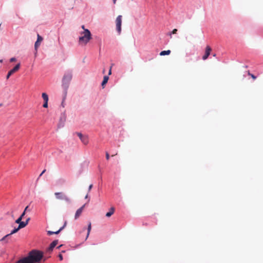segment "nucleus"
Masks as SVG:
<instances>
[{
  "mask_svg": "<svg viewBox=\"0 0 263 263\" xmlns=\"http://www.w3.org/2000/svg\"><path fill=\"white\" fill-rule=\"evenodd\" d=\"M43 256L42 252L32 250L29 252L27 256L19 259L15 263H37L41 261Z\"/></svg>",
  "mask_w": 263,
  "mask_h": 263,
  "instance_id": "f257e3e1",
  "label": "nucleus"
},
{
  "mask_svg": "<svg viewBox=\"0 0 263 263\" xmlns=\"http://www.w3.org/2000/svg\"><path fill=\"white\" fill-rule=\"evenodd\" d=\"M91 39L90 31L88 29H84V31L80 33L79 43L81 45H86Z\"/></svg>",
  "mask_w": 263,
  "mask_h": 263,
  "instance_id": "f03ea898",
  "label": "nucleus"
},
{
  "mask_svg": "<svg viewBox=\"0 0 263 263\" xmlns=\"http://www.w3.org/2000/svg\"><path fill=\"white\" fill-rule=\"evenodd\" d=\"M72 73L70 72H68L64 74L62 80V86L65 89H67L68 88L69 82L72 79Z\"/></svg>",
  "mask_w": 263,
  "mask_h": 263,
  "instance_id": "7ed1b4c3",
  "label": "nucleus"
},
{
  "mask_svg": "<svg viewBox=\"0 0 263 263\" xmlns=\"http://www.w3.org/2000/svg\"><path fill=\"white\" fill-rule=\"evenodd\" d=\"M54 195L57 199L63 200L67 202H70V198L63 192H55Z\"/></svg>",
  "mask_w": 263,
  "mask_h": 263,
  "instance_id": "20e7f679",
  "label": "nucleus"
},
{
  "mask_svg": "<svg viewBox=\"0 0 263 263\" xmlns=\"http://www.w3.org/2000/svg\"><path fill=\"white\" fill-rule=\"evenodd\" d=\"M122 17V15H120L117 16L116 20V29L119 34L121 32Z\"/></svg>",
  "mask_w": 263,
  "mask_h": 263,
  "instance_id": "39448f33",
  "label": "nucleus"
},
{
  "mask_svg": "<svg viewBox=\"0 0 263 263\" xmlns=\"http://www.w3.org/2000/svg\"><path fill=\"white\" fill-rule=\"evenodd\" d=\"M77 134L84 144L87 145L88 144L89 139L88 136L83 135L80 133H78Z\"/></svg>",
  "mask_w": 263,
  "mask_h": 263,
  "instance_id": "423d86ee",
  "label": "nucleus"
},
{
  "mask_svg": "<svg viewBox=\"0 0 263 263\" xmlns=\"http://www.w3.org/2000/svg\"><path fill=\"white\" fill-rule=\"evenodd\" d=\"M20 66H21L20 63H18L17 64H16L15 65V66L13 68H12L11 70H10L7 73V75L6 76V79L8 80L12 74H13V73L16 72L17 71H18L19 70V69L20 68Z\"/></svg>",
  "mask_w": 263,
  "mask_h": 263,
  "instance_id": "0eeeda50",
  "label": "nucleus"
},
{
  "mask_svg": "<svg viewBox=\"0 0 263 263\" xmlns=\"http://www.w3.org/2000/svg\"><path fill=\"white\" fill-rule=\"evenodd\" d=\"M211 50L212 49L209 46H206L204 55L202 57V59L203 60H205L208 59V57L210 54Z\"/></svg>",
  "mask_w": 263,
  "mask_h": 263,
  "instance_id": "6e6552de",
  "label": "nucleus"
},
{
  "mask_svg": "<svg viewBox=\"0 0 263 263\" xmlns=\"http://www.w3.org/2000/svg\"><path fill=\"white\" fill-rule=\"evenodd\" d=\"M37 41L34 44V48L36 50H37V48L40 46L41 43L43 41V37L39 34H37Z\"/></svg>",
  "mask_w": 263,
  "mask_h": 263,
  "instance_id": "1a4fd4ad",
  "label": "nucleus"
},
{
  "mask_svg": "<svg viewBox=\"0 0 263 263\" xmlns=\"http://www.w3.org/2000/svg\"><path fill=\"white\" fill-rule=\"evenodd\" d=\"M84 206H85V204L83 205L82 206H81L80 208H79L76 211V213L75 216H74L75 219H77L80 217V216L81 215V214L83 211Z\"/></svg>",
  "mask_w": 263,
  "mask_h": 263,
  "instance_id": "9d476101",
  "label": "nucleus"
},
{
  "mask_svg": "<svg viewBox=\"0 0 263 263\" xmlns=\"http://www.w3.org/2000/svg\"><path fill=\"white\" fill-rule=\"evenodd\" d=\"M66 224V222H65L64 225L62 227H61L58 231H57L56 232H53V231H47V234L48 235H52V234H59L64 229V228L65 227Z\"/></svg>",
  "mask_w": 263,
  "mask_h": 263,
  "instance_id": "9b49d317",
  "label": "nucleus"
},
{
  "mask_svg": "<svg viewBox=\"0 0 263 263\" xmlns=\"http://www.w3.org/2000/svg\"><path fill=\"white\" fill-rule=\"evenodd\" d=\"M20 230V229H18V227H17V228H15L13 230H12L11 231V232L9 234H7L6 235V236H5L4 237H3L2 239H1V241H3L4 240H5V239L9 237V236H10L11 235L13 234H14L15 233H16L18 230Z\"/></svg>",
  "mask_w": 263,
  "mask_h": 263,
  "instance_id": "f8f14e48",
  "label": "nucleus"
},
{
  "mask_svg": "<svg viewBox=\"0 0 263 263\" xmlns=\"http://www.w3.org/2000/svg\"><path fill=\"white\" fill-rule=\"evenodd\" d=\"M58 243V240H55L53 241H52L49 247V250L52 251L53 249L57 245Z\"/></svg>",
  "mask_w": 263,
  "mask_h": 263,
  "instance_id": "ddd939ff",
  "label": "nucleus"
},
{
  "mask_svg": "<svg viewBox=\"0 0 263 263\" xmlns=\"http://www.w3.org/2000/svg\"><path fill=\"white\" fill-rule=\"evenodd\" d=\"M114 212L115 208L114 207H111L109 211L106 214V216L107 217H110L114 213Z\"/></svg>",
  "mask_w": 263,
  "mask_h": 263,
  "instance_id": "4468645a",
  "label": "nucleus"
},
{
  "mask_svg": "<svg viewBox=\"0 0 263 263\" xmlns=\"http://www.w3.org/2000/svg\"><path fill=\"white\" fill-rule=\"evenodd\" d=\"M108 79H109V78H108V76H105L104 77V78H103V81H102V84H101L102 86L103 87H104V85H105L107 83Z\"/></svg>",
  "mask_w": 263,
  "mask_h": 263,
  "instance_id": "2eb2a0df",
  "label": "nucleus"
},
{
  "mask_svg": "<svg viewBox=\"0 0 263 263\" xmlns=\"http://www.w3.org/2000/svg\"><path fill=\"white\" fill-rule=\"evenodd\" d=\"M27 225V221H22L19 224L18 227V229H21L23 228H25Z\"/></svg>",
  "mask_w": 263,
  "mask_h": 263,
  "instance_id": "dca6fc26",
  "label": "nucleus"
},
{
  "mask_svg": "<svg viewBox=\"0 0 263 263\" xmlns=\"http://www.w3.org/2000/svg\"><path fill=\"white\" fill-rule=\"evenodd\" d=\"M170 53H171V50H164V51H162L160 53V55L161 56H163V55H169Z\"/></svg>",
  "mask_w": 263,
  "mask_h": 263,
  "instance_id": "f3484780",
  "label": "nucleus"
},
{
  "mask_svg": "<svg viewBox=\"0 0 263 263\" xmlns=\"http://www.w3.org/2000/svg\"><path fill=\"white\" fill-rule=\"evenodd\" d=\"M91 222H89L88 223V225L87 234L86 239H87V238L88 237L90 232V231H91Z\"/></svg>",
  "mask_w": 263,
  "mask_h": 263,
  "instance_id": "a211bd4d",
  "label": "nucleus"
},
{
  "mask_svg": "<svg viewBox=\"0 0 263 263\" xmlns=\"http://www.w3.org/2000/svg\"><path fill=\"white\" fill-rule=\"evenodd\" d=\"M42 97L44 100V102L48 101V96L45 92H43L42 94Z\"/></svg>",
  "mask_w": 263,
  "mask_h": 263,
  "instance_id": "6ab92c4d",
  "label": "nucleus"
},
{
  "mask_svg": "<svg viewBox=\"0 0 263 263\" xmlns=\"http://www.w3.org/2000/svg\"><path fill=\"white\" fill-rule=\"evenodd\" d=\"M22 217H18V218L15 220V222H16V223L20 224V222H21L22 221Z\"/></svg>",
  "mask_w": 263,
  "mask_h": 263,
  "instance_id": "aec40b11",
  "label": "nucleus"
},
{
  "mask_svg": "<svg viewBox=\"0 0 263 263\" xmlns=\"http://www.w3.org/2000/svg\"><path fill=\"white\" fill-rule=\"evenodd\" d=\"M177 32V29H174L173 30V31H172V32L170 33V35L171 36V37H172L171 35H172V34H176Z\"/></svg>",
  "mask_w": 263,
  "mask_h": 263,
  "instance_id": "412c9836",
  "label": "nucleus"
},
{
  "mask_svg": "<svg viewBox=\"0 0 263 263\" xmlns=\"http://www.w3.org/2000/svg\"><path fill=\"white\" fill-rule=\"evenodd\" d=\"M48 101H45L44 102V104L43 105V107L44 108H47L48 107Z\"/></svg>",
  "mask_w": 263,
  "mask_h": 263,
  "instance_id": "4be33fe9",
  "label": "nucleus"
},
{
  "mask_svg": "<svg viewBox=\"0 0 263 263\" xmlns=\"http://www.w3.org/2000/svg\"><path fill=\"white\" fill-rule=\"evenodd\" d=\"M248 74L250 76L253 78V79H256V77L254 74L250 73L249 72L248 73Z\"/></svg>",
  "mask_w": 263,
  "mask_h": 263,
  "instance_id": "5701e85b",
  "label": "nucleus"
},
{
  "mask_svg": "<svg viewBox=\"0 0 263 263\" xmlns=\"http://www.w3.org/2000/svg\"><path fill=\"white\" fill-rule=\"evenodd\" d=\"M105 155H106V159L107 160H109V155L108 153V152H106Z\"/></svg>",
  "mask_w": 263,
  "mask_h": 263,
  "instance_id": "b1692460",
  "label": "nucleus"
},
{
  "mask_svg": "<svg viewBox=\"0 0 263 263\" xmlns=\"http://www.w3.org/2000/svg\"><path fill=\"white\" fill-rule=\"evenodd\" d=\"M15 61H16V59L15 58H12L10 60V61L11 62H15Z\"/></svg>",
  "mask_w": 263,
  "mask_h": 263,
  "instance_id": "393cba45",
  "label": "nucleus"
},
{
  "mask_svg": "<svg viewBox=\"0 0 263 263\" xmlns=\"http://www.w3.org/2000/svg\"><path fill=\"white\" fill-rule=\"evenodd\" d=\"M59 259L60 260H63V256L62 254H59Z\"/></svg>",
  "mask_w": 263,
  "mask_h": 263,
  "instance_id": "a878e982",
  "label": "nucleus"
},
{
  "mask_svg": "<svg viewBox=\"0 0 263 263\" xmlns=\"http://www.w3.org/2000/svg\"><path fill=\"white\" fill-rule=\"evenodd\" d=\"M26 214V212H23V213L21 214V215L20 216V217H22V218L23 219V217L24 216V215H25Z\"/></svg>",
  "mask_w": 263,
  "mask_h": 263,
  "instance_id": "bb28decb",
  "label": "nucleus"
},
{
  "mask_svg": "<svg viewBox=\"0 0 263 263\" xmlns=\"http://www.w3.org/2000/svg\"><path fill=\"white\" fill-rule=\"evenodd\" d=\"M92 187V184H90L88 187V191H90Z\"/></svg>",
  "mask_w": 263,
  "mask_h": 263,
  "instance_id": "cd10ccee",
  "label": "nucleus"
},
{
  "mask_svg": "<svg viewBox=\"0 0 263 263\" xmlns=\"http://www.w3.org/2000/svg\"><path fill=\"white\" fill-rule=\"evenodd\" d=\"M111 74V67L110 68L108 72V74L110 75Z\"/></svg>",
  "mask_w": 263,
  "mask_h": 263,
  "instance_id": "c85d7f7f",
  "label": "nucleus"
},
{
  "mask_svg": "<svg viewBox=\"0 0 263 263\" xmlns=\"http://www.w3.org/2000/svg\"><path fill=\"white\" fill-rule=\"evenodd\" d=\"M28 208H29V206H27L25 208V210H24V212H26V211H27L28 210Z\"/></svg>",
  "mask_w": 263,
  "mask_h": 263,
  "instance_id": "c756f323",
  "label": "nucleus"
},
{
  "mask_svg": "<svg viewBox=\"0 0 263 263\" xmlns=\"http://www.w3.org/2000/svg\"><path fill=\"white\" fill-rule=\"evenodd\" d=\"M46 172V170H44L41 174H40V176H41L45 172Z\"/></svg>",
  "mask_w": 263,
  "mask_h": 263,
  "instance_id": "7c9ffc66",
  "label": "nucleus"
},
{
  "mask_svg": "<svg viewBox=\"0 0 263 263\" xmlns=\"http://www.w3.org/2000/svg\"><path fill=\"white\" fill-rule=\"evenodd\" d=\"M82 28L84 30V29H86L85 28L84 25H82Z\"/></svg>",
  "mask_w": 263,
  "mask_h": 263,
  "instance_id": "2f4dec72",
  "label": "nucleus"
},
{
  "mask_svg": "<svg viewBox=\"0 0 263 263\" xmlns=\"http://www.w3.org/2000/svg\"><path fill=\"white\" fill-rule=\"evenodd\" d=\"M29 220H30V218H28L26 220V221H27V224L28 223V222H29Z\"/></svg>",
  "mask_w": 263,
  "mask_h": 263,
  "instance_id": "473e14b6",
  "label": "nucleus"
},
{
  "mask_svg": "<svg viewBox=\"0 0 263 263\" xmlns=\"http://www.w3.org/2000/svg\"><path fill=\"white\" fill-rule=\"evenodd\" d=\"M117 0H113L114 4H116Z\"/></svg>",
  "mask_w": 263,
  "mask_h": 263,
  "instance_id": "72a5a7b5",
  "label": "nucleus"
},
{
  "mask_svg": "<svg viewBox=\"0 0 263 263\" xmlns=\"http://www.w3.org/2000/svg\"><path fill=\"white\" fill-rule=\"evenodd\" d=\"M117 155V153H116L115 155H112L111 156H112V157H114V156Z\"/></svg>",
  "mask_w": 263,
  "mask_h": 263,
  "instance_id": "f704fd0d",
  "label": "nucleus"
},
{
  "mask_svg": "<svg viewBox=\"0 0 263 263\" xmlns=\"http://www.w3.org/2000/svg\"><path fill=\"white\" fill-rule=\"evenodd\" d=\"M88 197V195H86L85 196V198H87Z\"/></svg>",
  "mask_w": 263,
  "mask_h": 263,
  "instance_id": "c9c22d12",
  "label": "nucleus"
},
{
  "mask_svg": "<svg viewBox=\"0 0 263 263\" xmlns=\"http://www.w3.org/2000/svg\"><path fill=\"white\" fill-rule=\"evenodd\" d=\"M213 57H216V54H214Z\"/></svg>",
  "mask_w": 263,
  "mask_h": 263,
  "instance_id": "e433bc0d",
  "label": "nucleus"
},
{
  "mask_svg": "<svg viewBox=\"0 0 263 263\" xmlns=\"http://www.w3.org/2000/svg\"><path fill=\"white\" fill-rule=\"evenodd\" d=\"M0 62H2V60H0Z\"/></svg>",
  "mask_w": 263,
  "mask_h": 263,
  "instance_id": "4c0bfd02",
  "label": "nucleus"
}]
</instances>
